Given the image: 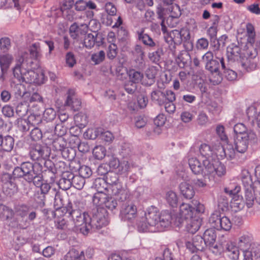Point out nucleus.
Listing matches in <instances>:
<instances>
[{
  "mask_svg": "<svg viewBox=\"0 0 260 260\" xmlns=\"http://www.w3.org/2000/svg\"><path fill=\"white\" fill-rule=\"evenodd\" d=\"M155 260H175V259L171 251L168 248H165L155 257Z\"/></svg>",
  "mask_w": 260,
  "mask_h": 260,
  "instance_id": "864d4df0",
  "label": "nucleus"
},
{
  "mask_svg": "<svg viewBox=\"0 0 260 260\" xmlns=\"http://www.w3.org/2000/svg\"><path fill=\"white\" fill-rule=\"evenodd\" d=\"M30 54L35 58H38L40 56L41 49L39 43H35L31 45L30 48Z\"/></svg>",
  "mask_w": 260,
  "mask_h": 260,
  "instance_id": "052dcab7",
  "label": "nucleus"
},
{
  "mask_svg": "<svg viewBox=\"0 0 260 260\" xmlns=\"http://www.w3.org/2000/svg\"><path fill=\"white\" fill-rule=\"evenodd\" d=\"M185 244L186 248L192 253L202 250L203 248L202 238L200 236H195L185 240Z\"/></svg>",
  "mask_w": 260,
  "mask_h": 260,
  "instance_id": "a211bd4d",
  "label": "nucleus"
},
{
  "mask_svg": "<svg viewBox=\"0 0 260 260\" xmlns=\"http://www.w3.org/2000/svg\"><path fill=\"white\" fill-rule=\"evenodd\" d=\"M190 38L189 30L186 28L181 29H174L168 34V39L172 41L175 45H180L182 42H186Z\"/></svg>",
  "mask_w": 260,
  "mask_h": 260,
  "instance_id": "9d476101",
  "label": "nucleus"
},
{
  "mask_svg": "<svg viewBox=\"0 0 260 260\" xmlns=\"http://www.w3.org/2000/svg\"><path fill=\"white\" fill-rule=\"evenodd\" d=\"M207 109L209 112L214 115H218L222 111V107L215 102H211L208 104Z\"/></svg>",
  "mask_w": 260,
  "mask_h": 260,
  "instance_id": "4d7b16f0",
  "label": "nucleus"
},
{
  "mask_svg": "<svg viewBox=\"0 0 260 260\" xmlns=\"http://www.w3.org/2000/svg\"><path fill=\"white\" fill-rule=\"evenodd\" d=\"M70 183L77 189H81L85 184V178L80 176H74L72 177L71 181L69 180Z\"/></svg>",
  "mask_w": 260,
  "mask_h": 260,
  "instance_id": "de8ad7c7",
  "label": "nucleus"
},
{
  "mask_svg": "<svg viewBox=\"0 0 260 260\" xmlns=\"http://www.w3.org/2000/svg\"><path fill=\"white\" fill-rule=\"evenodd\" d=\"M93 155L97 159H102L106 155V148L101 145L95 146L93 149Z\"/></svg>",
  "mask_w": 260,
  "mask_h": 260,
  "instance_id": "5fc2aeb1",
  "label": "nucleus"
},
{
  "mask_svg": "<svg viewBox=\"0 0 260 260\" xmlns=\"http://www.w3.org/2000/svg\"><path fill=\"white\" fill-rule=\"evenodd\" d=\"M105 58V53L104 51H100L99 52L92 54L91 59L94 64H98L102 62Z\"/></svg>",
  "mask_w": 260,
  "mask_h": 260,
  "instance_id": "bf43d9fd",
  "label": "nucleus"
},
{
  "mask_svg": "<svg viewBox=\"0 0 260 260\" xmlns=\"http://www.w3.org/2000/svg\"><path fill=\"white\" fill-rule=\"evenodd\" d=\"M3 182V190L7 196H11L17 190L15 183L10 180V176L9 174H5L2 177Z\"/></svg>",
  "mask_w": 260,
  "mask_h": 260,
  "instance_id": "4be33fe9",
  "label": "nucleus"
},
{
  "mask_svg": "<svg viewBox=\"0 0 260 260\" xmlns=\"http://www.w3.org/2000/svg\"><path fill=\"white\" fill-rule=\"evenodd\" d=\"M33 62L31 58L24 59V56L16 60V63L13 69L14 79L10 81L11 87L16 86L20 89L21 83L41 84L45 82L46 77L42 69L39 67L32 70Z\"/></svg>",
  "mask_w": 260,
  "mask_h": 260,
  "instance_id": "f03ea898",
  "label": "nucleus"
},
{
  "mask_svg": "<svg viewBox=\"0 0 260 260\" xmlns=\"http://www.w3.org/2000/svg\"><path fill=\"white\" fill-rule=\"evenodd\" d=\"M117 54V47L115 43H111L108 47L107 56L109 59H114Z\"/></svg>",
  "mask_w": 260,
  "mask_h": 260,
  "instance_id": "0e129e2a",
  "label": "nucleus"
},
{
  "mask_svg": "<svg viewBox=\"0 0 260 260\" xmlns=\"http://www.w3.org/2000/svg\"><path fill=\"white\" fill-rule=\"evenodd\" d=\"M131 168V165L127 160H121L119 166L116 170V173L119 175L127 176Z\"/></svg>",
  "mask_w": 260,
  "mask_h": 260,
  "instance_id": "a19ab883",
  "label": "nucleus"
},
{
  "mask_svg": "<svg viewBox=\"0 0 260 260\" xmlns=\"http://www.w3.org/2000/svg\"><path fill=\"white\" fill-rule=\"evenodd\" d=\"M230 206L232 210L234 212H236L242 210L244 206L242 197L235 196L233 197L231 201Z\"/></svg>",
  "mask_w": 260,
  "mask_h": 260,
  "instance_id": "ea45409f",
  "label": "nucleus"
},
{
  "mask_svg": "<svg viewBox=\"0 0 260 260\" xmlns=\"http://www.w3.org/2000/svg\"><path fill=\"white\" fill-rule=\"evenodd\" d=\"M227 57L231 61H239L241 60L242 54L240 47L234 44L227 48Z\"/></svg>",
  "mask_w": 260,
  "mask_h": 260,
  "instance_id": "c756f323",
  "label": "nucleus"
},
{
  "mask_svg": "<svg viewBox=\"0 0 260 260\" xmlns=\"http://www.w3.org/2000/svg\"><path fill=\"white\" fill-rule=\"evenodd\" d=\"M162 55V50L161 48H158L155 51L149 53L148 57L149 59L153 62H158Z\"/></svg>",
  "mask_w": 260,
  "mask_h": 260,
  "instance_id": "680f3d73",
  "label": "nucleus"
},
{
  "mask_svg": "<svg viewBox=\"0 0 260 260\" xmlns=\"http://www.w3.org/2000/svg\"><path fill=\"white\" fill-rule=\"evenodd\" d=\"M192 203L193 205V215H198L201 217L200 215L203 214L205 210L204 205L198 200H193Z\"/></svg>",
  "mask_w": 260,
  "mask_h": 260,
  "instance_id": "6e6d98bb",
  "label": "nucleus"
},
{
  "mask_svg": "<svg viewBox=\"0 0 260 260\" xmlns=\"http://www.w3.org/2000/svg\"><path fill=\"white\" fill-rule=\"evenodd\" d=\"M242 181L245 189V198L247 207H252L254 201L260 205V183L252 186L251 180L249 176L243 178Z\"/></svg>",
  "mask_w": 260,
  "mask_h": 260,
  "instance_id": "0eeeda50",
  "label": "nucleus"
},
{
  "mask_svg": "<svg viewBox=\"0 0 260 260\" xmlns=\"http://www.w3.org/2000/svg\"><path fill=\"white\" fill-rule=\"evenodd\" d=\"M81 101L75 95L74 89H69L68 92L67 99L65 105L68 106L74 111H77L81 106Z\"/></svg>",
  "mask_w": 260,
  "mask_h": 260,
  "instance_id": "bb28decb",
  "label": "nucleus"
},
{
  "mask_svg": "<svg viewBox=\"0 0 260 260\" xmlns=\"http://www.w3.org/2000/svg\"><path fill=\"white\" fill-rule=\"evenodd\" d=\"M189 158L188 164L190 169L195 174H203L209 178H215L221 177L226 173V168L220 161L214 160L211 163L209 160H204L200 157Z\"/></svg>",
  "mask_w": 260,
  "mask_h": 260,
  "instance_id": "7ed1b4c3",
  "label": "nucleus"
},
{
  "mask_svg": "<svg viewBox=\"0 0 260 260\" xmlns=\"http://www.w3.org/2000/svg\"><path fill=\"white\" fill-rule=\"evenodd\" d=\"M102 128H89L84 133V137L86 139L94 140L100 137V133H102Z\"/></svg>",
  "mask_w": 260,
  "mask_h": 260,
  "instance_id": "79ce46f5",
  "label": "nucleus"
},
{
  "mask_svg": "<svg viewBox=\"0 0 260 260\" xmlns=\"http://www.w3.org/2000/svg\"><path fill=\"white\" fill-rule=\"evenodd\" d=\"M102 36L98 34L94 36L92 34H88L85 35L84 39V45L87 48H91L96 43L98 46H100L102 44Z\"/></svg>",
  "mask_w": 260,
  "mask_h": 260,
  "instance_id": "7c9ffc66",
  "label": "nucleus"
},
{
  "mask_svg": "<svg viewBox=\"0 0 260 260\" xmlns=\"http://www.w3.org/2000/svg\"><path fill=\"white\" fill-rule=\"evenodd\" d=\"M102 131V133H100L101 139L107 142H111L114 139L113 134L109 131H105L103 128Z\"/></svg>",
  "mask_w": 260,
  "mask_h": 260,
  "instance_id": "774afa93",
  "label": "nucleus"
},
{
  "mask_svg": "<svg viewBox=\"0 0 260 260\" xmlns=\"http://www.w3.org/2000/svg\"><path fill=\"white\" fill-rule=\"evenodd\" d=\"M137 215V208L133 203H126L122 205L120 213L122 220L133 223Z\"/></svg>",
  "mask_w": 260,
  "mask_h": 260,
  "instance_id": "f8f14e48",
  "label": "nucleus"
},
{
  "mask_svg": "<svg viewBox=\"0 0 260 260\" xmlns=\"http://www.w3.org/2000/svg\"><path fill=\"white\" fill-rule=\"evenodd\" d=\"M106 182L107 183V185H112V184H115L117 182H119L117 175L116 174L111 173L107 175L106 177V181L104 179L98 178L95 180V186H97L98 184H104Z\"/></svg>",
  "mask_w": 260,
  "mask_h": 260,
  "instance_id": "58836bf2",
  "label": "nucleus"
},
{
  "mask_svg": "<svg viewBox=\"0 0 260 260\" xmlns=\"http://www.w3.org/2000/svg\"><path fill=\"white\" fill-rule=\"evenodd\" d=\"M172 215L168 211H163L160 214L159 213V218L157 226V232H162L168 228L171 223H175ZM176 225L175 224H174Z\"/></svg>",
  "mask_w": 260,
  "mask_h": 260,
  "instance_id": "dca6fc26",
  "label": "nucleus"
},
{
  "mask_svg": "<svg viewBox=\"0 0 260 260\" xmlns=\"http://www.w3.org/2000/svg\"><path fill=\"white\" fill-rule=\"evenodd\" d=\"M246 35L247 36V42L252 45L255 41V32L254 26L251 23L246 25Z\"/></svg>",
  "mask_w": 260,
  "mask_h": 260,
  "instance_id": "09e8293b",
  "label": "nucleus"
},
{
  "mask_svg": "<svg viewBox=\"0 0 260 260\" xmlns=\"http://www.w3.org/2000/svg\"><path fill=\"white\" fill-rule=\"evenodd\" d=\"M215 59L206 64V68L212 73L210 81L214 84H218L222 80L220 70H225V66L220 50H218L215 52Z\"/></svg>",
  "mask_w": 260,
  "mask_h": 260,
  "instance_id": "423d86ee",
  "label": "nucleus"
},
{
  "mask_svg": "<svg viewBox=\"0 0 260 260\" xmlns=\"http://www.w3.org/2000/svg\"><path fill=\"white\" fill-rule=\"evenodd\" d=\"M74 121L80 128L84 127L87 123V117L83 113H78L74 116Z\"/></svg>",
  "mask_w": 260,
  "mask_h": 260,
  "instance_id": "49530a36",
  "label": "nucleus"
},
{
  "mask_svg": "<svg viewBox=\"0 0 260 260\" xmlns=\"http://www.w3.org/2000/svg\"><path fill=\"white\" fill-rule=\"evenodd\" d=\"M66 62L67 66L70 68H72L76 63L75 57L73 53L71 52H68L66 55Z\"/></svg>",
  "mask_w": 260,
  "mask_h": 260,
  "instance_id": "338daca9",
  "label": "nucleus"
},
{
  "mask_svg": "<svg viewBox=\"0 0 260 260\" xmlns=\"http://www.w3.org/2000/svg\"><path fill=\"white\" fill-rule=\"evenodd\" d=\"M216 133L221 141L223 142L227 143L228 138L225 133L224 127L222 125L219 124L217 125Z\"/></svg>",
  "mask_w": 260,
  "mask_h": 260,
  "instance_id": "13d9d810",
  "label": "nucleus"
},
{
  "mask_svg": "<svg viewBox=\"0 0 260 260\" xmlns=\"http://www.w3.org/2000/svg\"><path fill=\"white\" fill-rule=\"evenodd\" d=\"M191 57L189 53L186 51H181L178 55L176 62L178 66L183 68L188 64L190 62Z\"/></svg>",
  "mask_w": 260,
  "mask_h": 260,
  "instance_id": "f704fd0d",
  "label": "nucleus"
},
{
  "mask_svg": "<svg viewBox=\"0 0 260 260\" xmlns=\"http://www.w3.org/2000/svg\"><path fill=\"white\" fill-rule=\"evenodd\" d=\"M74 4L73 0H63L60 4V10L62 16L69 21L76 19L75 12L72 9Z\"/></svg>",
  "mask_w": 260,
  "mask_h": 260,
  "instance_id": "f3484780",
  "label": "nucleus"
},
{
  "mask_svg": "<svg viewBox=\"0 0 260 260\" xmlns=\"http://www.w3.org/2000/svg\"><path fill=\"white\" fill-rule=\"evenodd\" d=\"M134 55L136 57V60L139 63H142L144 60L145 52L143 48L140 45H136L133 52Z\"/></svg>",
  "mask_w": 260,
  "mask_h": 260,
  "instance_id": "3c124183",
  "label": "nucleus"
},
{
  "mask_svg": "<svg viewBox=\"0 0 260 260\" xmlns=\"http://www.w3.org/2000/svg\"><path fill=\"white\" fill-rule=\"evenodd\" d=\"M79 176L84 178H89L92 174L90 168L86 166H81L79 169Z\"/></svg>",
  "mask_w": 260,
  "mask_h": 260,
  "instance_id": "e2e57ef3",
  "label": "nucleus"
},
{
  "mask_svg": "<svg viewBox=\"0 0 260 260\" xmlns=\"http://www.w3.org/2000/svg\"><path fill=\"white\" fill-rule=\"evenodd\" d=\"M202 241L204 240L205 244L211 248L213 247L215 249L217 248V245L215 244L216 238V234L213 229H209L204 232Z\"/></svg>",
  "mask_w": 260,
  "mask_h": 260,
  "instance_id": "cd10ccee",
  "label": "nucleus"
},
{
  "mask_svg": "<svg viewBox=\"0 0 260 260\" xmlns=\"http://www.w3.org/2000/svg\"><path fill=\"white\" fill-rule=\"evenodd\" d=\"M70 215L72 230L84 235L105 226L109 223L107 214L103 209H98L92 216L79 210H73L70 212Z\"/></svg>",
  "mask_w": 260,
  "mask_h": 260,
  "instance_id": "f257e3e1",
  "label": "nucleus"
},
{
  "mask_svg": "<svg viewBox=\"0 0 260 260\" xmlns=\"http://www.w3.org/2000/svg\"><path fill=\"white\" fill-rule=\"evenodd\" d=\"M107 198V193L104 192L102 190H100L94 193L92 198V202L95 206L103 208Z\"/></svg>",
  "mask_w": 260,
  "mask_h": 260,
  "instance_id": "72a5a7b5",
  "label": "nucleus"
},
{
  "mask_svg": "<svg viewBox=\"0 0 260 260\" xmlns=\"http://www.w3.org/2000/svg\"><path fill=\"white\" fill-rule=\"evenodd\" d=\"M234 131L236 136L248 137L250 140H256V134L252 131H248L246 126L242 123L236 124L234 127Z\"/></svg>",
  "mask_w": 260,
  "mask_h": 260,
  "instance_id": "5701e85b",
  "label": "nucleus"
},
{
  "mask_svg": "<svg viewBox=\"0 0 260 260\" xmlns=\"http://www.w3.org/2000/svg\"><path fill=\"white\" fill-rule=\"evenodd\" d=\"M184 221H186V230L194 234L202 224V218L198 215H193V208L190 204L183 202L179 206L178 215L174 222L177 226H179Z\"/></svg>",
  "mask_w": 260,
  "mask_h": 260,
  "instance_id": "20e7f679",
  "label": "nucleus"
},
{
  "mask_svg": "<svg viewBox=\"0 0 260 260\" xmlns=\"http://www.w3.org/2000/svg\"><path fill=\"white\" fill-rule=\"evenodd\" d=\"M179 190L181 194L186 199H191L195 194L193 186L187 181L182 182L180 184Z\"/></svg>",
  "mask_w": 260,
  "mask_h": 260,
  "instance_id": "c85d7f7f",
  "label": "nucleus"
},
{
  "mask_svg": "<svg viewBox=\"0 0 260 260\" xmlns=\"http://www.w3.org/2000/svg\"><path fill=\"white\" fill-rule=\"evenodd\" d=\"M240 186L235 183H231L228 187L224 188V191L231 196H239L238 192L240 190Z\"/></svg>",
  "mask_w": 260,
  "mask_h": 260,
  "instance_id": "603ef678",
  "label": "nucleus"
},
{
  "mask_svg": "<svg viewBox=\"0 0 260 260\" xmlns=\"http://www.w3.org/2000/svg\"><path fill=\"white\" fill-rule=\"evenodd\" d=\"M240 248L233 241H228L224 248L227 256L231 260H238L240 256Z\"/></svg>",
  "mask_w": 260,
  "mask_h": 260,
  "instance_id": "412c9836",
  "label": "nucleus"
},
{
  "mask_svg": "<svg viewBox=\"0 0 260 260\" xmlns=\"http://www.w3.org/2000/svg\"><path fill=\"white\" fill-rule=\"evenodd\" d=\"M88 29V21L80 24V27L76 23L72 24L70 28V34L74 39H79L81 36L84 35Z\"/></svg>",
  "mask_w": 260,
  "mask_h": 260,
  "instance_id": "b1692460",
  "label": "nucleus"
},
{
  "mask_svg": "<svg viewBox=\"0 0 260 260\" xmlns=\"http://www.w3.org/2000/svg\"><path fill=\"white\" fill-rule=\"evenodd\" d=\"M104 189L107 190L109 193L117 197L121 201L126 200L128 197V191L122 186L120 182L112 185H107Z\"/></svg>",
  "mask_w": 260,
  "mask_h": 260,
  "instance_id": "4468645a",
  "label": "nucleus"
},
{
  "mask_svg": "<svg viewBox=\"0 0 260 260\" xmlns=\"http://www.w3.org/2000/svg\"><path fill=\"white\" fill-rule=\"evenodd\" d=\"M50 149L45 145L36 144L31 147L29 152L31 158L34 160L46 159L50 156Z\"/></svg>",
  "mask_w": 260,
  "mask_h": 260,
  "instance_id": "9b49d317",
  "label": "nucleus"
},
{
  "mask_svg": "<svg viewBox=\"0 0 260 260\" xmlns=\"http://www.w3.org/2000/svg\"><path fill=\"white\" fill-rule=\"evenodd\" d=\"M165 199L167 203L172 207H176L178 202V196L177 193L172 190L166 192Z\"/></svg>",
  "mask_w": 260,
  "mask_h": 260,
  "instance_id": "e433bc0d",
  "label": "nucleus"
},
{
  "mask_svg": "<svg viewBox=\"0 0 260 260\" xmlns=\"http://www.w3.org/2000/svg\"><path fill=\"white\" fill-rule=\"evenodd\" d=\"M10 46V40L8 38H3L0 39V48L4 52H7Z\"/></svg>",
  "mask_w": 260,
  "mask_h": 260,
  "instance_id": "69168bd1",
  "label": "nucleus"
},
{
  "mask_svg": "<svg viewBox=\"0 0 260 260\" xmlns=\"http://www.w3.org/2000/svg\"><path fill=\"white\" fill-rule=\"evenodd\" d=\"M81 101L75 95L74 89H69L68 92L67 99L65 105L68 106L74 111H77L81 106Z\"/></svg>",
  "mask_w": 260,
  "mask_h": 260,
  "instance_id": "a878e982",
  "label": "nucleus"
},
{
  "mask_svg": "<svg viewBox=\"0 0 260 260\" xmlns=\"http://www.w3.org/2000/svg\"><path fill=\"white\" fill-rule=\"evenodd\" d=\"M138 36L139 40L141 41L145 45L150 47L155 46L156 44L152 39L147 34H144L143 31L138 32Z\"/></svg>",
  "mask_w": 260,
  "mask_h": 260,
  "instance_id": "a18cd8bd",
  "label": "nucleus"
},
{
  "mask_svg": "<svg viewBox=\"0 0 260 260\" xmlns=\"http://www.w3.org/2000/svg\"><path fill=\"white\" fill-rule=\"evenodd\" d=\"M256 140H250L248 137L236 136L235 139V148L240 153H245L250 144L254 142Z\"/></svg>",
  "mask_w": 260,
  "mask_h": 260,
  "instance_id": "6ab92c4d",
  "label": "nucleus"
},
{
  "mask_svg": "<svg viewBox=\"0 0 260 260\" xmlns=\"http://www.w3.org/2000/svg\"><path fill=\"white\" fill-rule=\"evenodd\" d=\"M242 260H254L260 257V245L254 244L250 249L242 250Z\"/></svg>",
  "mask_w": 260,
  "mask_h": 260,
  "instance_id": "393cba45",
  "label": "nucleus"
},
{
  "mask_svg": "<svg viewBox=\"0 0 260 260\" xmlns=\"http://www.w3.org/2000/svg\"><path fill=\"white\" fill-rule=\"evenodd\" d=\"M14 212L9 207L3 205H0V217L3 219L11 218L13 216Z\"/></svg>",
  "mask_w": 260,
  "mask_h": 260,
  "instance_id": "8fccbe9b",
  "label": "nucleus"
},
{
  "mask_svg": "<svg viewBox=\"0 0 260 260\" xmlns=\"http://www.w3.org/2000/svg\"><path fill=\"white\" fill-rule=\"evenodd\" d=\"M67 260H85L84 252L72 249L64 256Z\"/></svg>",
  "mask_w": 260,
  "mask_h": 260,
  "instance_id": "c9c22d12",
  "label": "nucleus"
},
{
  "mask_svg": "<svg viewBox=\"0 0 260 260\" xmlns=\"http://www.w3.org/2000/svg\"><path fill=\"white\" fill-rule=\"evenodd\" d=\"M107 24L112 26V28H118L122 24V19L120 16L115 15L113 16H108Z\"/></svg>",
  "mask_w": 260,
  "mask_h": 260,
  "instance_id": "c03bdc74",
  "label": "nucleus"
},
{
  "mask_svg": "<svg viewBox=\"0 0 260 260\" xmlns=\"http://www.w3.org/2000/svg\"><path fill=\"white\" fill-rule=\"evenodd\" d=\"M158 218L159 212L157 209L151 206L147 209L144 217L136 220V224L140 232H157Z\"/></svg>",
  "mask_w": 260,
  "mask_h": 260,
  "instance_id": "39448f33",
  "label": "nucleus"
},
{
  "mask_svg": "<svg viewBox=\"0 0 260 260\" xmlns=\"http://www.w3.org/2000/svg\"><path fill=\"white\" fill-rule=\"evenodd\" d=\"M34 165L30 162H22L20 167H15L13 171L14 178H23L28 182H31L37 177Z\"/></svg>",
  "mask_w": 260,
  "mask_h": 260,
  "instance_id": "6e6552de",
  "label": "nucleus"
},
{
  "mask_svg": "<svg viewBox=\"0 0 260 260\" xmlns=\"http://www.w3.org/2000/svg\"><path fill=\"white\" fill-rule=\"evenodd\" d=\"M236 244L240 249L242 251L250 249L254 244H258L253 242V237L249 233L241 235L238 239Z\"/></svg>",
  "mask_w": 260,
  "mask_h": 260,
  "instance_id": "aec40b11",
  "label": "nucleus"
},
{
  "mask_svg": "<svg viewBox=\"0 0 260 260\" xmlns=\"http://www.w3.org/2000/svg\"><path fill=\"white\" fill-rule=\"evenodd\" d=\"M215 149L217 151L215 155L218 160L225 157L228 159H232L235 157V148L234 149L231 144L227 143L225 146H222L218 143L217 147Z\"/></svg>",
  "mask_w": 260,
  "mask_h": 260,
  "instance_id": "ddd939ff",
  "label": "nucleus"
},
{
  "mask_svg": "<svg viewBox=\"0 0 260 260\" xmlns=\"http://www.w3.org/2000/svg\"><path fill=\"white\" fill-rule=\"evenodd\" d=\"M209 222L211 226L219 231H229L232 226L230 219L226 216L221 217L218 212L211 215Z\"/></svg>",
  "mask_w": 260,
  "mask_h": 260,
  "instance_id": "1a4fd4ad",
  "label": "nucleus"
},
{
  "mask_svg": "<svg viewBox=\"0 0 260 260\" xmlns=\"http://www.w3.org/2000/svg\"><path fill=\"white\" fill-rule=\"evenodd\" d=\"M13 57L11 54L6 53L0 55L1 70L8 69L13 61Z\"/></svg>",
  "mask_w": 260,
  "mask_h": 260,
  "instance_id": "4c0bfd02",
  "label": "nucleus"
},
{
  "mask_svg": "<svg viewBox=\"0 0 260 260\" xmlns=\"http://www.w3.org/2000/svg\"><path fill=\"white\" fill-rule=\"evenodd\" d=\"M128 74L130 81L133 83H140L143 78V74L134 69L129 70Z\"/></svg>",
  "mask_w": 260,
  "mask_h": 260,
  "instance_id": "37998d69",
  "label": "nucleus"
},
{
  "mask_svg": "<svg viewBox=\"0 0 260 260\" xmlns=\"http://www.w3.org/2000/svg\"><path fill=\"white\" fill-rule=\"evenodd\" d=\"M217 147V144L212 146V148L209 145L203 144L200 147L199 151L201 156H199L204 160H209L211 163L214 162V160H218L215 155L217 152L215 148Z\"/></svg>",
  "mask_w": 260,
  "mask_h": 260,
  "instance_id": "2eb2a0df",
  "label": "nucleus"
},
{
  "mask_svg": "<svg viewBox=\"0 0 260 260\" xmlns=\"http://www.w3.org/2000/svg\"><path fill=\"white\" fill-rule=\"evenodd\" d=\"M14 139L10 136H3L0 135V147L3 151L9 152L13 148Z\"/></svg>",
  "mask_w": 260,
  "mask_h": 260,
  "instance_id": "2f4dec72",
  "label": "nucleus"
},
{
  "mask_svg": "<svg viewBox=\"0 0 260 260\" xmlns=\"http://www.w3.org/2000/svg\"><path fill=\"white\" fill-rule=\"evenodd\" d=\"M256 60L255 57H243L241 60L242 67L246 71L251 72L256 68Z\"/></svg>",
  "mask_w": 260,
  "mask_h": 260,
  "instance_id": "473e14b6",
  "label": "nucleus"
}]
</instances>
